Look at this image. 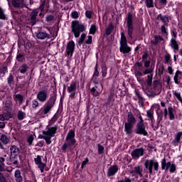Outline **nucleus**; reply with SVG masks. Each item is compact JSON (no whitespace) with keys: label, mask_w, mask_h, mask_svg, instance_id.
<instances>
[{"label":"nucleus","mask_w":182,"mask_h":182,"mask_svg":"<svg viewBox=\"0 0 182 182\" xmlns=\"http://www.w3.org/2000/svg\"><path fill=\"white\" fill-rule=\"evenodd\" d=\"M171 35L172 36L171 39H177V31H176V28H173L172 30H171Z\"/></svg>","instance_id":"59"},{"label":"nucleus","mask_w":182,"mask_h":182,"mask_svg":"<svg viewBox=\"0 0 182 182\" xmlns=\"http://www.w3.org/2000/svg\"><path fill=\"white\" fill-rule=\"evenodd\" d=\"M56 100H58V91H56L55 89L50 95L49 99L43 105L42 113L44 116L50 113V110H52V109L55 107V105H56Z\"/></svg>","instance_id":"2"},{"label":"nucleus","mask_w":182,"mask_h":182,"mask_svg":"<svg viewBox=\"0 0 182 182\" xmlns=\"http://www.w3.org/2000/svg\"><path fill=\"white\" fill-rule=\"evenodd\" d=\"M14 99L15 102H19V103H22L23 102V96L21 94H17L16 95H14Z\"/></svg>","instance_id":"42"},{"label":"nucleus","mask_w":182,"mask_h":182,"mask_svg":"<svg viewBox=\"0 0 182 182\" xmlns=\"http://www.w3.org/2000/svg\"><path fill=\"white\" fill-rule=\"evenodd\" d=\"M89 164V158L86 157L84 161L81 164V170H83L85 168V166Z\"/></svg>","instance_id":"60"},{"label":"nucleus","mask_w":182,"mask_h":182,"mask_svg":"<svg viewBox=\"0 0 182 182\" xmlns=\"http://www.w3.org/2000/svg\"><path fill=\"white\" fill-rule=\"evenodd\" d=\"M26 117V114L22 111H18L17 113V119L18 120H23Z\"/></svg>","instance_id":"44"},{"label":"nucleus","mask_w":182,"mask_h":182,"mask_svg":"<svg viewBox=\"0 0 182 182\" xmlns=\"http://www.w3.org/2000/svg\"><path fill=\"white\" fill-rule=\"evenodd\" d=\"M0 19H1L2 21H8V17H6V15H5L4 10L1 7H0Z\"/></svg>","instance_id":"53"},{"label":"nucleus","mask_w":182,"mask_h":182,"mask_svg":"<svg viewBox=\"0 0 182 182\" xmlns=\"http://www.w3.org/2000/svg\"><path fill=\"white\" fill-rule=\"evenodd\" d=\"M144 75H152L153 73V68L151 67L149 68H146L143 72Z\"/></svg>","instance_id":"61"},{"label":"nucleus","mask_w":182,"mask_h":182,"mask_svg":"<svg viewBox=\"0 0 182 182\" xmlns=\"http://www.w3.org/2000/svg\"><path fill=\"white\" fill-rule=\"evenodd\" d=\"M99 74H100V73H99V64L97 62V63L95 65V67L94 68V73L92 75V79H97V77H99Z\"/></svg>","instance_id":"39"},{"label":"nucleus","mask_w":182,"mask_h":182,"mask_svg":"<svg viewBox=\"0 0 182 182\" xmlns=\"http://www.w3.org/2000/svg\"><path fill=\"white\" fill-rule=\"evenodd\" d=\"M19 160H22L21 155H10L9 161L14 167L19 166Z\"/></svg>","instance_id":"16"},{"label":"nucleus","mask_w":182,"mask_h":182,"mask_svg":"<svg viewBox=\"0 0 182 182\" xmlns=\"http://www.w3.org/2000/svg\"><path fill=\"white\" fill-rule=\"evenodd\" d=\"M12 5L14 8H21L19 0H12Z\"/></svg>","instance_id":"58"},{"label":"nucleus","mask_w":182,"mask_h":182,"mask_svg":"<svg viewBox=\"0 0 182 182\" xmlns=\"http://www.w3.org/2000/svg\"><path fill=\"white\" fill-rule=\"evenodd\" d=\"M182 132H178L175 134L174 139L173 140V144L177 146L178 143H181Z\"/></svg>","instance_id":"24"},{"label":"nucleus","mask_w":182,"mask_h":182,"mask_svg":"<svg viewBox=\"0 0 182 182\" xmlns=\"http://www.w3.org/2000/svg\"><path fill=\"white\" fill-rule=\"evenodd\" d=\"M45 6H48V3H46V0H41V4L39 7L36 9H38V11H41V12H44Z\"/></svg>","instance_id":"37"},{"label":"nucleus","mask_w":182,"mask_h":182,"mask_svg":"<svg viewBox=\"0 0 182 182\" xmlns=\"http://www.w3.org/2000/svg\"><path fill=\"white\" fill-rule=\"evenodd\" d=\"M163 41H164L163 36L154 35V40H151L150 43L151 46H157V45H159V43L163 42Z\"/></svg>","instance_id":"19"},{"label":"nucleus","mask_w":182,"mask_h":182,"mask_svg":"<svg viewBox=\"0 0 182 182\" xmlns=\"http://www.w3.org/2000/svg\"><path fill=\"white\" fill-rule=\"evenodd\" d=\"M16 60H17L20 63H23V62L26 60V58H25V53L18 50Z\"/></svg>","instance_id":"23"},{"label":"nucleus","mask_w":182,"mask_h":182,"mask_svg":"<svg viewBox=\"0 0 182 182\" xmlns=\"http://www.w3.org/2000/svg\"><path fill=\"white\" fill-rule=\"evenodd\" d=\"M146 8H154L153 0H145Z\"/></svg>","instance_id":"57"},{"label":"nucleus","mask_w":182,"mask_h":182,"mask_svg":"<svg viewBox=\"0 0 182 182\" xmlns=\"http://www.w3.org/2000/svg\"><path fill=\"white\" fill-rule=\"evenodd\" d=\"M170 19H171V17H170L168 15L163 16L161 14H159L156 17V21H161L164 23L161 26V33L162 35H165L166 36L168 35V33L167 32V28H168Z\"/></svg>","instance_id":"4"},{"label":"nucleus","mask_w":182,"mask_h":182,"mask_svg":"<svg viewBox=\"0 0 182 182\" xmlns=\"http://www.w3.org/2000/svg\"><path fill=\"white\" fill-rule=\"evenodd\" d=\"M119 52L123 53V55H127V53H130V52H132V48H130L127 43L120 44Z\"/></svg>","instance_id":"18"},{"label":"nucleus","mask_w":182,"mask_h":182,"mask_svg":"<svg viewBox=\"0 0 182 182\" xmlns=\"http://www.w3.org/2000/svg\"><path fill=\"white\" fill-rule=\"evenodd\" d=\"M144 166L146 170H149V174H153V167L155 171H159V161L154 159H147L144 161Z\"/></svg>","instance_id":"7"},{"label":"nucleus","mask_w":182,"mask_h":182,"mask_svg":"<svg viewBox=\"0 0 182 182\" xmlns=\"http://www.w3.org/2000/svg\"><path fill=\"white\" fill-rule=\"evenodd\" d=\"M121 32V40L119 41V45H123L127 43V38H126V34H124V30L122 28Z\"/></svg>","instance_id":"35"},{"label":"nucleus","mask_w":182,"mask_h":182,"mask_svg":"<svg viewBox=\"0 0 182 182\" xmlns=\"http://www.w3.org/2000/svg\"><path fill=\"white\" fill-rule=\"evenodd\" d=\"M53 21H55V14H48L46 16V22H48V23L53 22Z\"/></svg>","instance_id":"41"},{"label":"nucleus","mask_w":182,"mask_h":182,"mask_svg":"<svg viewBox=\"0 0 182 182\" xmlns=\"http://www.w3.org/2000/svg\"><path fill=\"white\" fill-rule=\"evenodd\" d=\"M11 15L14 19L16 21V22H22V15L21 11L12 10Z\"/></svg>","instance_id":"22"},{"label":"nucleus","mask_w":182,"mask_h":182,"mask_svg":"<svg viewBox=\"0 0 182 182\" xmlns=\"http://www.w3.org/2000/svg\"><path fill=\"white\" fill-rule=\"evenodd\" d=\"M127 120V122L124 123V132L127 136H132V134L133 133V127H134L136 122V117H134V115H133L132 112L128 113Z\"/></svg>","instance_id":"3"},{"label":"nucleus","mask_w":182,"mask_h":182,"mask_svg":"<svg viewBox=\"0 0 182 182\" xmlns=\"http://www.w3.org/2000/svg\"><path fill=\"white\" fill-rule=\"evenodd\" d=\"M90 92L93 97H97L100 96L102 92H103V88H102V86L95 85L93 87L90 88Z\"/></svg>","instance_id":"15"},{"label":"nucleus","mask_w":182,"mask_h":182,"mask_svg":"<svg viewBox=\"0 0 182 182\" xmlns=\"http://www.w3.org/2000/svg\"><path fill=\"white\" fill-rule=\"evenodd\" d=\"M38 14H39V9H35L33 10L29 15L28 21L30 23V25H31L32 26H33V25H36V23L38 22Z\"/></svg>","instance_id":"12"},{"label":"nucleus","mask_w":182,"mask_h":182,"mask_svg":"<svg viewBox=\"0 0 182 182\" xmlns=\"http://www.w3.org/2000/svg\"><path fill=\"white\" fill-rule=\"evenodd\" d=\"M85 39H86V33H83L81 34V36L78 41L79 45H83V42H85Z\"/></svg>","instance_id":"56"},{"label":"nucleus","mask_w":182,"mask_h":182,"mask_svg":"<svg viewBox=\"0 0 182 182\" xmlns=\"http://www.w3.org/2000/svg\"><path fill=\"white\" fill-rule=\"evenodd\" d=\"M97 149H98V155L99 156H100L102 154H104V153H105V146H103L100 144H97Z\"/></svg>","instance_id":"48"},{"label":"nucleus","mask_w":182,"mask_h":182,"mask_svg":"<svg viewBox=\"0 0 182 182\" xmlns=\"http://www.w3.org/2000/svg\"><path fill=\"white\" fill-rule=\"evenodd\" d=\"M14 75H12V73H10L9 77H7V83L8 85H9V86H11L12 83H14Z\"/></svg>","instance_id":"54"},{"label":"nucleus","mask_w":182,"mask_h":182,"mask_svg":"<svg viewBox=\"0 0 182 182\" xmlns=\"http://www.w3.org/2000/svg\"><path fill=\"white\" fill-rule=\"evenodd\" d=\"M107 75V67L105 64L104 65H102V77H106Z\"/></svg>","instance_id":"49"},{"label":"nucleus","mask_w":182,"mask_h":182,"mask_svg":"<svg viewBox=\"0 0 182 182\" xmlns=\"http://www.w3.org/2000/svg\"><path fill=\"white\" fill-rule=\"evenodd\" d=\"M0 182H8L6 177L4 176V173L0 172Z\"/></svg>","instance_id":"64"},{"label":"nucleus","mask_w":182,"mask_h":182,"mask_svg":"<svg viewBox=\"0 0 182 182\" xmlns=\"http://www.w3.org/2000/svg\"><path fill=\"white\" fill-rule=\"evenodd\" d=\"M127 23V35L129 39H133V32H134V24L133 22V14L129 12L125 18Z\"/></svg>","instance_id":"6"},{"label":"nucleus","mask_w":182,"mask_h":182,"mask_svg":"<svg viewBox=\"0 0 182 182\" xmlns=\"http://www.w3.org/2000/svg\"><path fill=\"white\" fill-rule=\"evenodd\" d=\"M117 171H119V166L117 165L111 166L107 171V177H112Z\"/></svg>","instance_id":"20"},{"label":"nucleus","mask_w":182,"mask_h":182,"mask_svg":"<svg viewBox=\"0 0 182 182\" xmlns=\"http://www.w3.org/2000/svg\"><path fill=\"white\" fill-rule=\"evenodd\" d=\"M134 133L136 134H139L140 136H149V132L146 130L144 124H136V128L134 129Z\"/></svg>","instance_id":"10"},{"label":"nucleus","mask_w":182,"mask_h":182,"mask_svg":"<svg viewBox=\"0 0 182 182\" xmlns=\"http://www.w3.org/2000/svg\"><path fill=\"white\" fill-rule=\"evenodd\" d=\"M170 46L173 49L174 53H177L178 52L179 47L176 40L171 39Z\"/></svg>","instance_id":"25"},{"label":"nucleus","mask_w":182,"mask_h":182,"mask_svg":"<svg viewBox=\"0 0 182 182\" xmlns=\"http://www.w3.org/2000/svg\"><path fill=\"white\" fill-rule=\"evenodd\" d=\"M112 102H114V95L113 94L109 95L107 102L105 103L106 106H109Z\"/></svg>","instance_id":"52"},{"label":"nucleus","mask_w":182,"mask_h":182,"mask_svg":"<svg viewBox=\"0 0 182 182\" xmlns=\"http://www.w3.org/2000/svg\"><path fill=\"white\" fill-rule=\"evenodd\" d=\"M42 157L43 156H41V155H37L36 158H34V163L35 164H36V166H38V167L39 166H43V164H46L45 163H43Z\"/></svg>","instance_id":"36"},{"label":"nucleus","mask_w":182,"mask_h":182,"mask_svg":"<svg viewBox=\"0 0 182 182\" xmlns=\"http://www.w3.org/2000/svg\"><path fill=\"white\" fill-rule=\"evenodd\" d=\"M173 96L176 97V99L181 103L182 105V98H181V94L180 92H177V91L173 92Z\"/></svg>","instance_id":"55"},{"label":"nucleus","mask_w":182,"mask_h":182,"mask_svg":"<svg viewBox=\"0 0 182 182\" xmlns=\"http://www.w3.org/2000/svg\"><path fill=\"white\" fill-rule=\"evenodd\" d=\"M114 30V26L113 25V23H110L105 30V35L107 36H110L112 32H113Z\"/></svg>","instance_id":"34"},{"label":"nucleus","mask_w":182,"mask_h":182,"mask_svg":"<svg viewBox=\"0 0 182 182\" xmlns=\"http://www.w3.org/2000/svg\"><path fill=\"white\" fill-rule=\"evenodd\" d=\"M77 87V83L75 81H72L70 86L67 89L68 93H72V92H76Z\"/></svg>","instance_id":"31"},{"label":"nucleus","mask_w":182,"mask_h":182,"mask_svg":"<svg viewBox=\"0 0 182 182\" xmlns=\"http://www.w3.org/2000/svg\"><path fill=\"white\" fill-rule=\"evenodd\" d=\"M143 168L140 167V166H135L134 168V170L131 171L132 174H136L137 176H139L140 177L143 176Z\"/></svg>","instance_id":"28"},{"label":"nucleus","mask_w":182,"mask_h":182,"mask_svg":"<svg viewBox=\"0 0 182 182\" xmlns=\"http://www.w3.org/2000/svg\"><path fill=\"white\" fill-rule=\"evenodd\" d=\"M85 24L80 23L79 21H73L71 22V31L73 33L75 38H79L82 32H85Z\"/></svg>","instance_id":"5"},{"label":"nucleus","mask_w":182,"mask_h":182,"mask_svg":"<svg viewBox=\"0 0 182 182\" xmlns=\"http://www.w3.org/2000/svg\"><path fill=\"white\" fill-rule=\"evenodd\" d=\"M47 131H43V134H46V136H50L51 137H55L56 132H58V125L49 127V125L46 127Z\"/></svg>","instance_id":"14"},{"label":"nucleus","mask_w":182,"mask_h":182,"mask_svg":"<svg viewBox=\"0 0 182 182\" xmlns=\"http://www.w3.org/2000/svg\"><path fill=\"white\" fill-rule=\"evenodd\" d=\"M154 108L151 107L146 112V116L148 117V120H152L154 118Z\"/></svg>","instance_id":"38"},{"label":"nucleus","mask_w":182,"mask_h":182,"mask_svg":"<svg viewBox=\"0 0 182 182\" xmlns=\"http://www.w3.org/2000/svg\"><path fill=\"white\" fill-rule=\"evenodd\" d=\"M33 135H30L27 139V143H28V146H32V143H33Z\"/></svg>","instance_id":"63"},{"label":"nucleus","mask_w":182,"mask_h":182,"mask_svg":"<svg viewBox=\"0 0 182 182\" xmlns=\"http://www.w3.org/2000/svg\"><path fill=\"white\" fill-rule=\"evenodd\" d=\"M164 63L165 65H167L168 63H170V62H171V55H170V53H166L164 55Z\"/></svg>","instance_id":"47"},{"label":"nucleus","mask_w":182,"mask_h":182,"mask_svg":"<svg viewBox=\"0 0 182 182\" xmlns=\"http://www.w3.org/2000/svg\"><path fill=\"white\" fill-rule=\"evenodd\" d=\"M168 112L169 116V120H174L176 117H174V113H176V109L173 108V107L169 106L168 107Z\"/></svg>","instance_id":"33"},{"label":"nucleus","mask_w":182,"mask_h":182,"mask_svg":"<svg viewBox=\"0 0 182 182\" xmlns=\"http://www.w3.org/2000/svg\"><path fill=\"white\" fill-rule=\"evenodd\" d=\"M0 141H1L3 144H8V143H9V139L6 135L2 134L0 137Z\"/></svg>","instance_id":"43"},{"label":"nucleus","mask_w":182,"mask_h":182,"mask_svg":"<svg viewBox=\"0 0 182 182\" xmlns=\"http://www.w3.org/2000/svg\"><path fill=\"white\" fill-rule=\"evenodd\" d=\"M146 82L147 86L151 87V85H153V74H150L147 75V79Z\"/></svg>","instance_id":"46"},{"label":"nucleus","mask_w":182,"mask_h":182,"mask_svg":"<svg viewBox=\"0 0 182 182\" xmlns=\"http://www.w3.org/2000/svg\"><path fill=\"white\" fill-rule=\"evenodd\" d=\"M52 137L53 136H50L49 135L46 136V137L44 138V140H46V144L49 145L50 144V143H52V140H51Z\"/></svg>","instance_id":"62"},{"label":"nucleus","mask_w":182,"mask_h":182,"mask_svg":"<svg viewBox=\"0 0 182 182\" xmlns=\"http://www.w3.org/2000/svg\"><path fill=\"white\" fill-rule=\"evenodd\" d=\"M131 156L134 160H138L140 157H143L144 156V148H136L134 149L132 153Z\"/></svg>","instance_id":"11"},{"label":"nucleus","mask_w":182,"mask_h":182,"mask_svg":"<svg viewBox=\"0 0 182 182\" xmlns=\"http://www.w3.org/2000/svg\"><path fill=\"white\" fill-rule=\"evenodd\" d=\"M37 39H40L41 41H43L46 39V38H49V34L45 31H38L36 33Z\"/></svg>","instance_id":"26"},{"label":"nucleus","mask_w":182,"mask_h":182,"mask_svg":"<svg viewBox=\"0 0 182 182\" xmlns=\"http://www.w3.org/2000/svg\"><path fill=\"white\" fill-rule=\"evenodd\" d=\"M65 52L68 56H73V52H75V41H70L68 43Z\"/></svg>","instance_id":"17"},{"label":"nucleus","mask_w":182,"mask_h":182,"mask_svg":"<svg viewBox=\"0 0 182 182\" xmlns=\"http://www.w3.org/2000/svg\"><path fill=\"white\" fill-rule=\"evenodd\" d=\"M14 178L16 182H23V177L21 174V171L16 169L14 172Z\"/></svg>","instance_id":"30"},{"label":"nucleus","mask_w":182,"mask_h":182,"mask_svg":"<svg viewBox=\"0 0 182 182\" xmlns=\"http://www.w3.org/2000/svg\"><path fill=\"white\" fill-rule=\"evenodd\" d=\"M75 136L76 131L75 129H70L65 137V141L67 142H65L61 146L63 153H68V151H72L73 150L72 146L76 144Z\"/></svg>","instance_id":"1"},{"label":"nucleus","mask_w":182,"mask_h":182,"mask_svg":"<svg viewBox=\"0 0 182 182\" xmlns=\"http://www.w3.org/2000/svg\"><path fill=\"white\" fill-rule=\"evenodd\" d=\"M181 79H182V72L180 70H177L175 73V75L173 76L174 83L176 85H180L181 83L180 80H181Z\"/></svg>","instance_id":"21"},{"label":"nucleus","mask_w":182,"mask_h":182,"mask_svg":"<svg viewBox=\"0 0 182 182\" xmlns=\"http://www.w3.org/2000/svg\"><path fill=\"white\" fill-rule=\"evenodd\" d=\"M5 171V158L0 157V173Z\"/></svg>","instance_id":"40"},{"label":"nucleus","mask_w":182,"mask_h":182,"mask_svg":"<svg viewBox=\"0 0 182 182\" xmlns=\"http://www.w3.org/2000/svg\"><path fill=\"white\" fill-rule=\"evenodd\" d=\"M97 31V26L95 24H92L90 28L89 34L95 35Z\"/></svg>","instance_id":"45"},{"label":"nucleus","mask_w":182,"mask_h":182,"mask_svg":"<svg viewBox=\"0 0 182 182\" xmlns=\"http://www.w3.org/2000/svg\"><path fill=\"white\" fill-rule=\"evenodd\" d=\"M161 170H168L170 173H176V168L177 166L174 164H171V161L167 162L166 157L161 161Z\"/></svg>","instance_id":"9"},{"label":"nucleus","mask_w":182,"mask_h":182,"mask_svg":"<svg viewBox=\"0 0 182 182\" xmlns=\"http://www.w3.org/2000/svg\"><path fill=\"white\" fill-rule=\"evenodd\" d=\"M29 69V66L27 63H23L18 68V72H20L21 75H25L28 70Z\"/></svg>","instance_id":"29"},{"label":"nucleus","mask_w":182,"mask_h":182,"mask_svg":"<svg viewBox=\"0 0 182 182\" xmlns=\"http://www.w3.org/2000/svg\"><path fill=\"white\" fill-rule=\"evenodd\" d=\"M58 119H59V115L58 114V113H55L51 118V120H50L49 125L50 126L53 124V123H55L56 120H58Z\"/></svg>","instance_id":"51"},{"label":"nucleus","mask_w":182,"mask_h":182,"mask_svg":"<svg viewBox=\"0 0 182 182\" xmlns=\"http://www.w3.org/2000/svg\"><path fill=\"white\" fill-rule=\"evenodd\" d=\"M168 114V112L167 111V108L164 109V112H163V109L158 108L156 110V116H157V120H156V126L155 127V129L154 130H157L159 129V126L160 123H161V120H163V117H164V119H167V115Z\"/></svg>","instance_id":"8"},{"label":"nucleus","mask_w":182,"mask_h":182,"mask_svg":"<svg viewBox=\"0 0 182 182\" xmlns=\"http://www.w3.org/2000/svg\"><path fill=\"white\" fill-rule=\"evenodd\" d=\"M134 93L136 97L138 98L139 103H140L141 106H144V97H143V96L140 93V91L135 90Z\"/></svg>","instance_id":"32"},{"label":"nucleus","mask_w":182,"mask_h":182,"mask_svg":"<svg viewBox=\"0 0 182 182\" xmlns=\"http://www.w3.org/2000/svg\"><path fill=\"white\" fill-rule=\"evenodd\" d=\"M10 155H19L21 153V150L19 149V147H18L16 145H11L10 146Z\"/></svg>","instance_id":"27"},{"label":"nucleus","mask_w":182,"mask_h":182,"mask_svg":"<svg viewBox=\"0 0 182 182\" xmlns=\"http://www.w3.org/2000/svg\"><path fill=\"white\" fill-rule=\"evenodd\" d=\"M5 73H8V66H0V76L1 75H5Z\"/></svg>","instance_id":"50"},{"label":"nucleus","mask_w":182,"mask_h":182,"mask_svg":"<svg viewBox=\"0 0 182 182\" xmlns=\"http://www.w3.org/2000/svg\"><path fill=\"white\" fill-rule=\"evenodd\" d=\"M48 90H41L37 94V99L41 103H45L48 100Z\"/></svg>","instance_id":"13"}]
</instances>
